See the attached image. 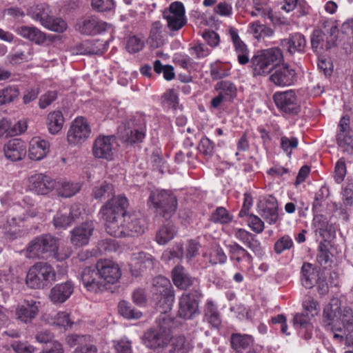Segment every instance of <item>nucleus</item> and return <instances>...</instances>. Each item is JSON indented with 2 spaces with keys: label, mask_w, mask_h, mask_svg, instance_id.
<instances>
[{
  "label": "nucleus",
  "mask_w": 353,
  "mask_h": 353,
  "mask_svg": "<svg viewBox=\"0 0 353 353\" xmlns=\"http://www.w3.org/2000/svg\"><path fill=\"white\" fill-rule=\"evenodd\" d=\"M128 199L123 196L112 197L103 206L101 212L105 221L106 232L121 238L142 234L145 231L143 221L137 214H126Z\"/></svg>",
  "instance_id": "f257e3e1"
},
{
  "label": "nucleus",
  "mask_w": 353,
  "mask_h": 353,
  "mask_svg": "<svg viewBox=\"0 0 353 353\" xmlns=\"http://www.w3.org/2000/svg\"><path fill=\"white\" fill-rule=\"evenodd\" d=\"M323 323L332 331H342L353 325V309L348 305H341L339 299H332L323 310Z\"/></svg>",
  "instance_id": "f03ea898"
},
{
  "label": "nucleus",
  "mask_w": 353,
  "mask_h": 353,
  "mask_svg": "<svg viewBox=\"0 0 353 353\" xmlns=\"http://www.w3.org/2000/svg\"><path fill=\"white\" fill-rule=\"evenodd\" d=\"M58 240L50 234L41 235L34 238L29 243L26 256L29 259L53 256L59 261L68 259L71 254L70 248L64 254L58 252Z\"/></svg>",
  "instance_id": "7ed1b4c3"
},
{
  "label": "nucleus",
  "mask_w": 353,
  "mask_h": 353,
  "mask_svg": "<svg viewBox=\"0 0 353 353\" xmlns=\"http://www.w3.org/2000/svg\"><path fill=\"white\" fill-rule=\"evenodd\" d=\"M157 327L145 332L142 337L145 345L151 349L164 347L171 339L173 321L168 313H161L157 319Z\"/></svg>",
  "instance_id": "20e7f679"
},
{
  "label": "nucleus",
  "mask_w": 353,
  "mask_h": 353,
  "mask_svg": "<svg viewBox=\"0 0 353 353\" xmlns=\"http://www.w3.org/2000/svg\"><path fill=\"white\" fill-rule=\"evenodd\" d=\"M283 61V55L279 48H272L257 52L251 59L254 76H266L274 69L275 65Z\"/></svg>",
  "instance_id": "39448f33"
},
{
  "label": "nucleus",
  "mask_w": 353,
  "mask_h": 353,
  "mask_svg": "<svg viewBox=\"0 0 353 353\" xmlns=\"http://www.w3.org/2000/svg\"><path fill=\"white\" fill-rule=\"evenodd\" d=\"M148 203L165 219H170L177 208L176 196L172 192L164 190L152 191L149 196Z\"/></svg>",
  "instance_id": "423d86ee"
},
{
  "label": "nucleus",
  "mask_w": 353,
  "mask_h": 353,
  "mask_svg": "<svg viewBox=\"0 0 353 353\" xmlns=\"http://www.w3.org/2000/svg\"><path fill=\"white\" fill-rule=\"evenodd\" d=\"M56 273L52 266L46 262L32 265L26 275L27 285L32 289H41L55 281Z\"/></svg>",
  "instance_id": "0eeeda50"
},
{
  "label": "nucleus",
  "mask_w": 353,
  "mask_h": 353,
  "mask_svg": "<svg viewBox=\"0 0 353 353\" xmlns=\"http://www.w3.org/2000/svg\"><path fill=\"white\" fill-rule=\"evenodd\" d=\"M152 291L157 297V309L160 313H168L174 303L172 286L169 279L159 276L153 279Z\"/></svg>",
  "instance_id": "6e6552de"
},
{
  "label": "nucleus",
  "mask_w": 353,
  "mask_h": 353,
  "mask_svg": "<svg viewBox=\"0 0 353 353\" xmlns=\"http://www.w3.org/2000/svg\"><path fill=\"white\" fill-rule=\"evenodd\" d=\"M91 134V128L87 119L77 117L70 125L67 133V141L70 145H79L84 143Z\"/></svg>",
  "instance_id": "1a4fd4ad"
},
{
  "label": "nucleus",
  "mask_w": 353,
  "mask_h": 353,
  "mask_svg": "<svg viewBox=\"0 0 353 353\" xmlns=\"http://www.w3.org/2000/svg\"><path fill=\"white\" fill-rule=\"evenodd\" d=\"M117 147V142L114 136L99 135L94 140L92 153L94 157L112 161Z\"/></svg>",
  "instance_id": "9d476101"
},
{
  "label": "nucleus",
  "mask_w": 353,
  "mask_h": 353,
  "mask_svg": "<svg viewBox=\"0 0 353 353\" xmlns=\"http://www.w3.org/2000/svg\"><path fill=\"white\" fill-rule=\"evenodd\" d=\"M170 30L176 31L182 28L187 23L185 8L182 3L175 1L170 5L169 9L163 13Z\"/></svg>",
  "instance_id": "9b49d317"
},
{
  "label": "nucleus",
  "mask_w": 353,
  "mask_h": 353,
  "mask_svg": "<svg viewBox=\"0 0 353 353\" xmlns=\"http://www.w3.org/2000/svg\"><path fill=\"white\" fill-rule=\"evenodd\" d=\"M119 138L123 142L134 143L141 142L145 136L144 124H137L134 121L123 123L118 128Z\"/></svg>",
  "instance_id": "f8f14e48"
},
{
  "label": "nucleus",
  "mask_w": 353,
  "mask_h": 353,
  "mask_svg": "<svg viewBox=\"0 0 353 353\" xmlns=\"http://www.w3.org/2000/svg\"><path fill=\"white\" fill-rule=\"evenodd\" d=\"M296 77L295 70L288 65H275L269 77V81L276 86L285 87L294 84Z\"/></svg>",
  "instance_id": "ddd939ff"
},
{
  "label": "nucleus",
  "mask_w": 353,
  "mask_h": 353,
  "mask_svg": "<svg viewBox=\"0 0 353 353\" xmlns=\"http://www.w3.org/2000/svg\"><path fill=\"white\" fill-rule=\"evenodd\" d=\"M81 278L84 288L91 292L99 293L108 288L96 267H86L83 269Z\"/></svg>",
  "instance_id": "4468645a"
},
{
  "label": "nucleus",
  "mask_w": 353,
  "mask_h": 353,
  "mask_svg": "<svg viewBox=\"0 0 353 353\" xmlns=\"http://www.w3.org/2000/svg\"><path fill=\"white\" fill-rule=\"evenodd\" d=\"M96 269L99 271L106 287L108 284H114L117 282L121 276L119 265L110 260L99 261L96 265Z\"/></svg>",
  "instance_id": "2eb2a0df"
},
{
  "label": "nucleus",
  "mask_w": 353,
  "mask_h": 353,
  "mask_svg": "<svg viewBox=\"0 0 353 353\" xmlns=\"http://www.w3.org/2000/svg\"><path fill=\"white\" fill-rule=\"evenodd\" d=\"M94 230L92 221H86L77 225L70 231V242L77 248L87 245Z\"/></svg>",
  "instance_id": "dca6fc26"
},
{
  "label": "nucleus",
  "mask_w": 353,
  "mask_h": 353,
  "mask_svg": "<svg viewBox=\"0 0 353 353\" xmlns=\"http://www.w3.org/2000/svg\"><path fill=\"white\" fill-rule=\"evenodd\" d=\"M199 295L200 293L197 290L185 292L181 295L179 300V309L178 312L180 317L189 319L196 313Z\"/></svg>",
  "instance_id": "f3484780"
},
{
  "label": "nucleus",
  "mask_w": 353,
  "mask_h": 353,
  "mask_svg": "<svg viewBox=\"0 0 353 353\" xmlns=\"http://www.w3.org/2000/svg\"><path fill=\"white\" fill-rule=\"evenodd\" d=\"M276 106L281 111L288 114L298 112L297 97L292 90L276 92L273 95Z\"/></svg>",
  "instance_id": "a211bd4d"
},
{
  "label": "nucleus",
  "mask_w": 353,
  "mask_h": 353,
  "mask_svg": "<svg viewBox=\"0 0 353 353\" xmlns=\"http://www.w3.org/2000/svg\"><path fill=\"white\" fill-rule=\"evenodd\" d=\"M336 141L343 152L353 153V130L350 128L347 117H342L339 122Z\"/></svg>",
  "instance_id": "6ab92c4d"
},
{
  "label": "nucleus",
  "mask_w": 353,
  "mask_h": 353,
  "mask_svg": "<svg viewBox=\"0 0 353 353\" xmlns=\"http://www.w3.org/2000/svg\"><path fill=\"white\" fill-rule=\"evenodd\" d=\"M57 183L50 176L43 174H35L29 178V189L39 195L50 193Z\"/></svg>",
  "instance_id": "aec40b11"
},
{
  "label": "nucleus",
  "mask_w": 353,
  "mask_h": 353,
  "mask_svg": "<svg viewBox=\"0 0 353 353\" xmlns=\"http://www.w3.org/2000/svg\"><path fill=\"white\" fill-rule=\"evenodd\" d=\"M110 27V24L101 21L97 17H88L78 24V30L82 34L91 35L106 31Z\"/></svg>",
  "instance_id": "412c9836"
},
{
  "label": "nucleus",
  "mask_w": 353,
  "mask_h": 353,
  "mask_svg": "<svg viewBox=\"0 0 353 353\" xmlns=\"http://www.w3.org/2000/svg\"><path fill=\"white\" fill-rule=\"evenodd\" d=\"M39 313V307L33 300L24 301L17 306L15 314L17 319L24 323H30Z\"/></svg>",
  "instance_id": "4be33fe9"
},
{
  "label": "nucleus",
  "mask_w": 353,
  "mask_h": 353,
  "mask_svg": "<svg viewBox=\"0 0 353 353\" xmlns=\"http://www.w3.org/2000/svg\"><path fill=\"white\" fill-rule=\"evenodd\" d=\"M3 151L5 157L12 161L21 160L26 154L24 143L19 139L9 141L5 145Z\"/></svg>",
  "instance_id": "5701e85b"
},
{
  "label": "nucleus",
  "mask_w": 353,
  "mask_h": 353,
  "mask_svg": "<svg viewBox=\"0 0 353 353\" xmlns=\"http://www.w3.org/2000/svg\"><path fill=\"white\" fill-rule=\"evenodd\" d=\"M14 32L22 38L37 45L43 44L46 40V34L34 26H19L14 29Z\"/></svg>",
  "instance_id": "b1692460"
},
{
  "label": "nucleus",
  "mask_w": 353,
  "mask_h": 353,
  "mask_svg": "<svg viewBox=\"0 0 353 353\" xmlns=\"http://www.w3.org/2000/svg\"><path fill=\"white\" fill-rule=\"evenodd\" d=\"M50 144L39 137L33 138L30 142L28 150V157L34 161L43 159L49 152Z\"/></svg>",
  "instance_id": "393cba45"
},
{
  "label": "nucleus",
  "mask_w": 353,
  "mask_h": 353,
  "mask_svg": "<svg viewBox=\"0 0 353 353\" xmlns=\"http://www.w3.org/2000/svg\"><path fill=\"white\" fill-rule=\"evenodd\" d=\"M172 278L174 284L181 290H185L197 282V280L190 276L185 269L181 265H177L172 270Z\"/></svg>",
  "instance_id": "a878e982"
},
{
  "label": "nucleus",
  "mask_w": 353,
  "mask_h": 353,
  "mask_svg": "<svg viewBox=\"0 0 353 353\" xmlns=\"http://www.w3.org/2000/svg\"><path fill=\"white\" fill-rule=\"evenodd\" d=\"M74 290L70 282L54 285L50 290V299L54 303H62L69 299Z\"/></svg>",
  "instance_id": "bb28decb"
},
{
  "label": "nucleus",
  "mask_w": 353,
  "mask_h": 353,
  "mask_svg": "<svg viewBox=\"0 0 353 353\" xmlns=\"http://www.w3.org/2000/svg\"><path fill=\"white\" fill-rule=\"evenodd\" d=\"M234 236L241 241L255 254H262V248L260 242L256 239L255 235L243 228H239L234 233Z\"/></svg>",
  "instance_id": "cd10ccee"
},
{
  "label": "nucleus",
  "mask_w": 353,
  "mask_h": 353,
  "mask_svg": "<svg viewBox=\"0 0 353 353\" xmlns=\"http://www.w3.org/2000/svg\"><path fill=\"white\" fill-rule=\"evenodd\" d=\"M229 34L234 43L239 63L242 65L248 63L250 59L249 50L247 46L241 40L237 30L234 28H230Z\"/></svg>",
  "instance_id": "c85d7f7f"
},
{
  "label": "nucleus",
  "mask_w": 353,
  "mask_h": 353,
  "mask_svg": "<svg viewBox=\"0 0 353 353\" xmlns=\"http://www.w3.org/2000/svg\"><path fill=\"white\" fill-rule=\"evenodd\" d=\"M282 46L287 48L290 54L295 52H301L304 51L306 46V40L305 37L299 32L290 34L289 38L282 41Z\"/></svg>",
  "instance_id": "c756f323"
},
{
  "label": "nucleus",
  "mask_w": 353,
  "mask_h": 353,
  "mask_svg": "<svg viewBox=\"0 0 353 353\" xmlns=\"http://www.w3.org/2000/svg\"><path fill=\"white\" fill-rule=\"evenodd\" d=\"M106 49V42L98 39L85 41L78 47L79 53L81 54H101Z\"/></svg>",
  "instance_id": "7c9ffc66"
},
{
  "label": "nucleus",
  "mask_w": 353,
  "mask_h": 353,
  "mask_svg": "<svg viewBox=\"0 0 353 353\" xmlns=\"http://www.w3.org/2000/svg\"><path fill=\"white\" fill-rule=\"evenodd\" d=\"M170 341L169 353H190L194 347L192 341L183 336H171Z\"/></svg>",
  "instance_id": "2f4dec72"
},
{
  "label": "nucleus",
  "mask_w": 353,
  "mask_h": 353,
  "mask_svg": "<svg viewBox=\"0 0 353 353\" xmlns=\"http://www.w3.org/2000/svg\"><path fill=\"white\" fill-rule=\"evenodd\" d=\"M63 123L64 118L61 111H52L48 114L46 125L50 134H56L59 132L63 128Z\"/></svg>",
  "instance_id": "473e14b6"
},
{
  "label": "nucleus",
  "mask_w": 353,
  "mask_h": 353,
  "mask_svg": "<svg viewBox=\"0 0 353 353\" xmlns=\"http://www.w3.org/2000/svg\"><path fill=\"white\" fill-rule=\"evenodd\" d=\"M81 188V183L70 181H63L58 183L57 191L59 196L70 198L77 194Z\"/></svg>",
  "instance_id": "72a5a7b5"
},
{
  "label": "nucleus",
  "mask_w": 353,
  "mask_h": 353,
  "mask_svg": "<svg viewBox=\"0 0 353 353\" xmlns=\"http://www.w3.org/2000/svg\"><path fill=\"white\" fill-rule=\"evenodd\" d=\"M44 320L49 324L64 328L70 327L74 323L73 320L70 317V314L65 311L59 312L54 315L46 316L44 317Z\"/></svg>",
  "instance_id": "f704fd0d"
},
{
  "label": "nucleus",
  "mask_w": 353,
  "mask_h": 353,
  "mask_svg": "<svg viewBox=\"0 0 353 353\" xmlns=\"http://www.w3.org/2000/svg\"><path fill=\"white\" fill-rule=\"evenodd\" d=\"M230 259L241 262L243 259H245L248 263L252 261V256L242 246L236 243H234L228 245Z\"/></svg>",
  "instance_id": "c9c22d12"
},
{
  "label": "nucleus",
  "mask_w": 353,
  "mask_h": 353,
  "mask_svg": "<svg viewBox=\"0 0 353 353\" xmlns=\"http://www.w3.org/2000/svg\"><path fill=\"white\" fill-rule=\"evenodd\" d=\"M176 230L174 225L168 223L162 226L157 233L156 240L159 245H165L176 235Z\"/></svg>",
  "instance_id": "e433bc0d"
},
{
  "label": "nucleus",
  "mask_w": 353,
  "mask_h": 353,
  "mask_svg": "<svg viewBox=\"0 0 353 353\" xmlns=\"http://www.w3.org/2000/svg\"><path fill=\"white\" fill-rule=\"evenodd\" d=\"M253 343L252 337L248 334H233L231 336L232 347L237 352L249 347Z\"/></svg>",
  "instance_id": "4c0bfd02"
},
{
  "label": "nucleus",
  "mask_w": 353,
  "mask_h": 353,
  "mask_svg": "<svg viewBox=\"0 0 353 353\" xmlns=\"http://www.w3.org/2000/svg\"><path fill=\"white\" fill-rule=\"evenodd\" d=\"M216 90L228 101H232L236 96V88L235 85L230 81H221L216 85Z\"/></svg>",
  "instance_id": "58836bf2"
},
{
  "label": "nucleus",
  "mask_w": 353,
  "mask_h": 353,
  "mask_svg": "<svg viewBox=\"0 0 353 353\" xmlns=\"http://www.w3.org/2000/svg\"><path fill=\"white\" fill-rule=\"evenodd\" d=\"M204 315L206 320L214 327H218L221 324V319L216 306L209 301L206 303L204 309Z\"/></svg>",
  "instance_id": "ea45409f"
},
{
  "label": "nucleus",
  "mask_w": 353,
  "mask_h": 353,
  "mask_svg": "<svg viewBox=\"0 0 353 353\" xmlns=\"http://www.w3.org/2000/svg\"><path fill=\"white\" fill-rule=\"evenodd\" d=\"M119 314L127 319H139L142 316V312L134 309L130 303L122 301L118 305Z\"/></svg>",
  "instance_id": "a19ab883"
},
{
  "label": "nucleus",
  "mask_w": 353,
  "mask_h": 353,
  "mask_svg": "<svg viewBox=\"0 0 353 353\" xmlns=\"http://www.w3.org/2000/svg\"><path fill=\"white\" fill-rule=\"evenodd\" d=\"M233 216L223 207H217L211 214L210 220L214 223L228 224Z\"/></svg>",
  "instance_id": "79ce46f5"
},
{
  "label": "nucleus",
  "mask_w": 353,
  "mask_h": 353,
  "mask_svg": "<svg viewBox=\"0 0 353 353\" xmlns=\"http://www.w3.org/2000/svg\"><path fill=\"white\" fill-rule=\"evenodd\" d=\"M311 318L305 313H298L295 314L293 319V326L301 334H302L301 332L304 330L308 332L312 329Z\"/></svg>",
  "instance_id": "37998d69"
},
{
  "label": "nucleus",
  "mask_w": 353,
  "mask_h": 353,
  "mask_svg": "<svg viewBox=\"0 0 353 353\" xmlns=\"http://www.w3.org/2000/svg\"><path fill=\"white\" fill-rule=\"evenodd\" d=\"M260 215L270 225L276 223L279 218L276 204H266L261 210Z\"/></svg>",
  "instance_id": "c03bdc74"
},
{
  "label": "nucleus",
  "mask_w": 353,
  "mask_h": 353,
  "mask_svg": "<svg viewBox=\"0 0 353 353\" xmlns=\"http://www.w3.org/2000/svg\"><path fill=\"white\" fill-rule=\"evenodd\" d=\"M49 7L46 4H37L32 7L30 10L31 17L40 23L41 26L45 23V20L49 16Z\"/></svg>",
  "instance_id": "a18cd8bd"
},
{
  "label": "nucleus",
  "mask_w": 353,
  "mask_h": 353,
  "mask_svg": "<svg viewBox=\"0 0 353 353\" xmlns=\"http://www.w3.org/2000/svg\"><path fill=\"white\" fill-rule=\"evenodd\" d=\"M43 26L45 28L57 32H63L67 29V24L61 18L48 16Z\"/></svg>",
  "instance_id": "49530a36"
},
{
  "label": "nucleus",
  "mask_w": 353,
  "mask_h": 353,
  "mask_svg": "<svg viewBox=\"0 0 353 353\" xmlns=\"http://www.w3.org/2000/svg\"><path fill=\"white\" fill-rule=\"evenodd\" d=\"M132 259L137 263L147 269H153L157 263V261L152 255L143 252L134 253L132 254Z\"/></svg>",
  "instance_id": "de8ad7c7"
},
{
  "label": "nucleus",
  "mask_w": 353,
  "mask_h": 353,
  "mask_svg": "<svg viewBox=\"0 0 353 353\" xmlns=\"http://www.w3.org/2000/svg\"><path fill=\"white\" fill-rule=\"evenodd\" d=\"M302 284L306 288H311L316 282V274L310 263H304L302 267Z\"/></svg>",
  "instance_id": "09e8293b"
},
{
  "label": "nucleus",
  "mask_w": 353,
  "mask_h": 353,
  "mask_svg": "<svg viewBox=\"0 0 353 353\" xmlns=\"http://www.w3.org/2000/svg\"><path fill=\"white\" fill-rule=\"evenodd\" d=\"M161 30L162 25L159 21L153 23L149 37V41L153 48H158L163 44Z\"/></svg>",
  "instance_id": "8fccbe9b"
},
{
  "label": "nucleus",
  "mask_w": 353,
  "mask_h": 353,
  "mask_svg": "<svg viewBox=\"0 0 353 353\" xmlns=\"http://www.w3.org/2000/svg\"><path fill=\"white\" fill-rule=\"evenodd\" d=\"M53 223L56 228H66L72 223V219L69 216V210L64 208L60 210L54 216Z\"/></svg>",
  "instance_id": "3c124183"
},
{
  "label": "nucleus",
  "mask_w": 353,
  "mask_h": 353,
  "mask_svg": "<svg viewBox=\"0 0 353 353\" xmlns=\"http://www.w3.org/2000/svg\"><path fill=\"white\" fill-rule=\"evenodd\" d=\"M113 193L112 185L104 181L94 186L92 195L95 199H101Z\"/></svg>",
  "instance_id": "603ef678"
},
{
  "label": "nucleus",
  "mask_w": 353,
  "mask_h": 353,
  "mask_svg": "<svg viewBox=\"0 0 353 353\" xmlns=\"http://www.w3.org/2000/svg\"><path fill=\"white\" fill-rule=\"evenodd\" d=\"M313 224L316 232H319L323 238L326 237L327 234L329 233L331 230V226L328 224L327 219L321 214L314 216Z\"/></svg>",
  "instance_id": "864d4df0"
},
{
  "label": "nucleus",
  "mask_w": 353,
  "mask_h": 353,
  "mask_svg": "<svg viewBox=\"0 0 353 353\" xmlns=\"http://www.w3.org/2000/svg\"><path fill=\"white\" fill-rule=\"evenodd\" d=\"M204 257H208L212 264H223L227 261V256L223 249L219 246L212 248L210 252L203 254Z\"/></svg>",
  "instance_id": "5fc2aeb1"
},
{
  "label": "nucleus",
  "mask_w": 353,
  "mask_h": 353,
  "mask_svg": "<svg viewBox=\"0 0 353 353\" xmlns=\"http://www.w3.org/2000/svg\"><path fill=\"white\" fill-rule=\"evenodd\" d=\"M253 8L263 18L272 19L273 13L268 0H252Z\"/></svg>",
  "instance_id": "6e6d98bb"
},
{
  "label": "nucleus",
  "mask_w": 353,
  "mask_h": 353,
  "mask_svg": "<svg viewBox=\"0 0 353 353\" xmlns=\"http://www.w3.org/2000/svg\"><path fill=\"white\" fill-rule=\"evenodd\" d=\"M230 67L227 65L216 61L210 65V74L214 79H220L229 75Z\"/></svg>",
  "instance_id": "4d7b16f0"
},
{
  "label": "nucleus",
  "mask_w": 353,
  "mask_h": 353,
  "mask_svg": "<svg viewBox=\"0 0 353 353\" xmlns=\"http://www.w3.org/2000/svg\"><path fill=\"white\" fill-rule=\"evenodd\" d=\"M325 34L320 30H315L311 37V44L312 49L318 52L319 49H323L324 47L327 49L331 48V45L329 42L325 44Z\"/></svg>",
  "instance_id": "13d9d810"
},
{
  "label": "nucleus",
  "mask_w": 353,
  "mask_h": 353,
  "mask_svg": "<svg viewBox=\"0 0 353 353\" xmlns=\"http://www.w3.org/2000/svg\"><path fill=\"white\" fill-rule=\"evenodd\" d=\"M19 90L16 86H8L0 90V105L13 101L19 97Z\"/></svg>",
  "instance_id": "bf43d9fd"
},
{
  "label": "nucleus",
  "mask_w": 353,
  "mask_h": 353,
  "mask_svg": "<svg viewBox=\"0 0 353 353\" xmlns=\"http://www.w3.org/2000/svg\"><path fill=\"white\" fill-rule=\"evenodd\" d=\"M298 143L299 141L296 137L285 136L281 137V148L288 157L291 156L292 150L297 148Z\"/></svg>",
  "instance_id": "052dcab7"
},
{
  "label": "nucleus",
  "mask_w": 353,
  "mask_h": 353,
  "mask_svg": "<svg viewBox=\"0 0 353 353\" xmlns=\"http://www.w3.org/2000/svg\"><path fill=\"white\" fill-rule=\"evenodd\" d=\"M303 307L305 314H308L310 317H314L319 314V303L312 297H307L303 301Z\"/></svg>",
  "instance_id": "680f3d73"
},
{
  "label": "nucleus",
  "mask_w": 353,
  "mask_h": 353,
  "mask_svg": "<svg viewBox=\"0 0 353 353\" xmlns=\"http://www.w3.org/2000/svg\"><path fill=\"white\" fill-rule=\"evenodd\" d=\"M32 52L30 50L27 53L17 51L14 54H9L8 59L10 64L17 65L22 62L30 61L32 59Z\"/></svg>",
  "instance_id": "e2e57ef3"
},
{
  "label": "nucleus",
  "mask_w": 353,
  "mask_h": 353,
  "mask_svg": "<svg viewBox=\"0 0 353 353\" xmlns=\"http://www.w3.org/2000/svg\"><path fill=\"white\" fill-rule=\"evenodd\" d=\"M90 341L89 335H79L76 334H69L65 338V343L70 347L77 346L79 347L85 342Z\"/></svg>",
  "instance_id": "0e129e2a"
},
{
  "label": "nucleus",
  "mask_w": 353,
  "mask_h": 353,
  "mask_svg": "<svg viewBox=\"0 0 353 353\" xmlns=\"http://www.w3.org/2000/svg\"><path fill=\"white\" fill-rule=\"evenodd\" d=\"M293 246V241L288 235H285L278 239L274 244V251L277 254H281L286 250L290 249Z\"/></svg>",
  "instance_id": "69168bd1"
},
{
  "label": "nucleus",
  "mask_w": 353,
  "mask_h": 353,
  "mask_svg": "<svg viewBox=\"0 0 353 353\" xmlns=\"http://www.w3.org/2000/svg\"><path fill=\"white\" fill-rule=\"evenodd\" d=\"M92 6L99 12L110 11L114 8V0H92Z\"/></svg>",
  "instance_id": "338daca9"
},
{
  "label": "nucleus",
  "mask_w": 353,
  "mask_h": 353,
  "mask_svg": "<svg viewBox=\"0 0 353 353\" xmlns=\"http://www.w3.org/2000/svg\"><path fill=\"white\" fill-rule=\"evenodd\" d=\"M11 347L16 353H34L36 351V347L28 342L16 341L11 344Z\"/></svg>",
  "instance_id": "774afa93"
}]
</instances>
